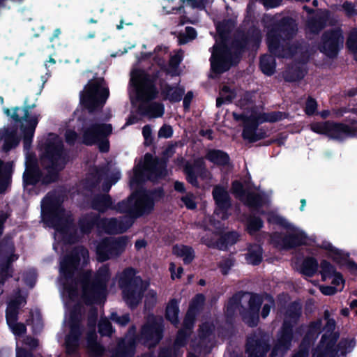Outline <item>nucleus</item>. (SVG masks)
<instances>
[{
    "label": "nucleus",
    "instance_id": "f257e3e1",
    "mask_svg": "<svg viewBox=\"0 0 357 357\" xmlns=\"http://www.w3.org/2000/svg\"><path fill=\"white\" fill-rule=\"evenodd\" d=\"M270 54H264L259 59V68L268 76L275 73V57L290 58V16L273 21L267 26L266 38Z\"/></svg>",
    "mask_w": 357,
    "mask_h": 357
},
{
    "label": "nucleus",
    "instance_id": "f03ea898",
    "mask_svg": "<svg viewBox=\"0 0 357 357\" xmlns=\"http://www.w3.org/2000/svg\"><path fill=\"white\" fill-rule=\"evenodd\" d=\"M41 206L44 221L59 232L66 243L73 244L79 241L73 215L66 212L55 198L45 197Z\"/></svg>",
    "mask_w": 357,
    "mask_h": 357
},
{
    "label": "nucleus",
    "instance_id": "7ed1b4c3",
    "mask_svg": "<svg viewBox=\"0 0 357 357\" xmlns=\"http://www.w3.org/2000/svg\"><path fill=\"white\" fill-rule=\"evenodd\" d=\"M165 197L162 187L153 189L139 188L131 193L126 199L113 203L112 210L121 213H126L134 218H139L151 214L155 208L156 202Z\"/></svg>",
    "mask_w": 357,
    "mask_h": 357
},
{
    "label": "nucleus",
    "instance_id": "20e7f679",
    "mask_svg": "<svg viewBox=\"0 0 357 357\" xmlns=\"http://www.w3.org/2000/svg\"><path fill=\"white\" fill-rule=\"evenodd\" d=\"M110 271L107 265H102L92 278L91 271H82L77 278L76 282L82 287L81 298L86 305L98 304L105 300L107 282L110 279Z\"/></svg>",
    "mask_w": 357,
    "mask_h": 357
},
{
    "label": "nucleus",
    "instance_id": "39448f33",
    "mask_svg": "<svg viewBox=\"0 0 357 357\" xmlns=\"http://www.w3.org/2000/svg\"><path fill=\"white\" fill-rule=\"evenodd\" d=\"M286 113L280 111L271 112H252L248 116L245 114L234 112L233 117L236 121L243 122L242 137L250 143H255L265 139L267 132L259 126L265 122L275 123L285 118Z\"/></svg>",
    "mask_w": 357,
    "mask_h": 357
},
{
    "label": "nucleus",
    "instance_id": "423d86ee",
    "mask_svg": "<svg viewBox=\"0 0 357 357\" xmlns=\"http://www.w3.org/2000/svg\"><path fill=\"white\" fill-rule=\"evenodd\" d=\"M118 284L121 290L123 300L127 306L131 310L135 309L144 296L147 284H145L141 276L137 275V271L132 267H127L123 270Z\"/></svg>",
    "mask_w": 357,
    "mask_h": 357
},
{
    "label": "nucleus",
    "instance_id": "0eeeda50",
    "mask_svg": "<svg viewBox=\"0 0 357 357\" xmlns=\"http://www.w3.org/2000/svg\"><path fill=\"white\" fill-rule=\"evenodd\" d=\"M103 78L91 79L80 93V104L89 114L101 111L109 96L107 87L102 86Z\"/></svg>",
    "mask_w": 357,
    "mask_h": 357
},
{
    "label": "nucleus",
    "instance_id": "6e6552de",
    "mask_svg": "<svg viewBox=\"0 0 357 357\" xmlns=\"http://www.w3.org/2000/svg\"><path fill=\"white\" fill-rule=\"evenodd\" d=\"M261 40L262 33L260 29L256 25H251L247 29L236 30L230 47L242 59L245 52L257 50Z\"/></svg>",
    "mask_w": 357,
    "mask_h": 357
},
{
    "label": "nucleus",
    "instance_id": "1a4fd4ad",
    "mask_svg": "<svg viewBox=\"0 0 357 357\" xmlns=\"http://www.w3.org/2000/svg\"><path fill=\"white\" fill-rule=\"evenodd\" d=\"M36 107L35 103L28 104L26 100L22 107L24 112L22 116L18 114V111L20 109L19 107H15L13 109V112L11 118L15 123L20 124L23 137V146L25 151H29L31 149L35 130L39 122L40 115L31 114V110Z\"/></svg>",
    "mask_w": 357,
    "mask_h": 357
},
{
    "label": "nucleus",
    "instance_id": "9d476101",
    "mask_svg": "<svg viewBox=\"0 0 357 357\" xmlns=\"http://www.w3.org/2000/svg\"><path fill=\"white\" fill-rule=\"evenodd\" d=\"M213 48L210 59L211 69L217 75H221L229 70L231 67L237 66L241 61L236 53L225 43L214 45Z\"/></svg>",
    "mask_w": 357,
    "mask_h": 357
},
{
    "label": "nucleus",
    "instance_id": "9b49d317",
    "mask_svg": "<svg viewBox=\"0 0 357 357\" xmlns=\"http://www.w3.org/2000/svg\"><path fill=\"white\" fill-rule=\"evenodd\" d=\"M41 159L47 165L64 169L70 160V156L63 142L60 139L54 138L46 140Z\"/></svg>",
    "mask_w": 357,
    "mask_h": 357
},
{
    "label": "nucleus",
    "instance_id": "f8f14e48",
    "mask_svg": "<svg viewBox=\"0 0 357 357\" xmlns=\"http://www.w3.org/2000/svg\"><path fill=\"white\" fill-rule=\"evenodd\" d=\"M128 243L126 236L105 237L96 245V259L99 262H105L119 257L125 251Z\"/></svg>",
    "mask_w": 357,
    "mask_h": 357
},
{
    "label": "nucleus",
    "instance_id": "ddd939ff",
    "mask_svg": "<svg viewBox=\"0 0 357 357\" xmlns=\"http://www.w3.org/2000/svg\"><path fill=\"white\" fill-rule=\"evenodd\" d=\"M164 326L157 320L154 314L149 315L137 336L139 342L148 347H155L163 337Z\"/></svg>",
    "mask_w": 357,
    "mask_h": 357
},
{
    "label": "nucleus",
    "instance_id": "4468645a",
    "mask_svg": "<svg viewBox=\"0 0 357 357\" xmlns=\"http://www.w3.org/2000/svg\"><path fill=\"white\" fill-rule=\"evenodd\" d=\"M82 259H89V250L82 245L75 247L64 257L60 264V273L66 280H73Z\"/></svg>",
    "mask_w": 357,
    "mask_h": 357
},
{
    "label": "nucleus",
    "instance_id": "2eb2a0df",
    "mask_svg": "<svg viewBox=\"0 0 357 357\" xmlns=\"http://www.w3.org/2000/svg\"><path fill=\"white\" fill-rule=\"evenodd\" d=\"M231 190L236 198L252 211L259 212L265 204V197L263 195L246 190L238 180L232 181Z\"/></svg>",
    "mask_w": 357,
    "mask_h": 357
},
{
    "label": "nucleus",
    "instance_id": "dca6fc26",
    "mask_svg": "<svg viewBox=\"0 0 357 357\" xmlns=\"http://www.w3.org/2000/svg\"><path fill=\"white\" fill-rule=\"evenodd\" d=\"M250 295L248 307L241 305L239 314L242 321L248 327L255 328L259 322V312L262 305L261 296L258 293L246 291Z\"/></svg>",
    "mask_w": 357,
    "mask_h": 357
},
{
    "label": "nucleus",
    "instance_id": "f3484780",
    "mask_svg": "<svg viewBox=\"0 0 357 357\" xmlns=\"http://www.w3.org/2000/svg\"><path fill=\"white\" fill-rule=\"evenodd\" d=\"M112 132V126L109 123H91L82 129V143L92 146L102 137H109Z\"/></svg>",
    "mask_w": 357,
    "mask_h": 357
},
{
    "label": "nucleus",
    "instance_id": "a211bd4d",
    "mask_svg": "<svg viewBox=\"0 0 357 357\" xmlns=\"http://www.w3.org/2000/svg\"><path fill=\"white\" fill-rule=\"evenodd\" d=\"M344 37L340 29L324 33L319 44V50L328 56H335L342 47Z\"/></svg>",
    "mask_w": 357,
    "mask_h": 357
},
{
    "label": "nucleus",
    "instance_id": "6ab92c4d",
    "mask_svg": "<svg viewBox=\"0 0 357 357\" xmlns=\"http://www.w3.org/2000/svg\"><path fill=\"white\" fill-rule=\"evenodd\" d=\"M311 128L315 132L327 134L331 137L336 139H341L352 134V130L349 126L331 122L314 123L311 125Z\"/></svg>",
    "mask_w": 357,
    "mask_h": 357
},
{
    "label": "nucleus",
    "instance_id": "aec40b11",
    "mask_svg": "<svg viewBox=\"0 0 357 357\" xmlns=\"http://www.w3.org/2000/svg\"><path fill=\"white\" fill-rule=\"evenodd\" d=\"M81 335L82 328L79 319L75 312H72L70 316V331L66 337L67 354H75L77 351Z\"/></svg>",
    "mask_w": 357,
    "mask_h": 357
},
{
    "label": "nucleus",
    "instance_id": "412c9836",
    "mask_svg": "<svg viewBox=\"0 0 357 357\" xmlns=\"http://www.w3.org/2000/svg\"><path fill=\"white\" fill-rule=\"evenodd\" d=\"M186 181L195 188H199L198 176L202 178L208 173L205 162L202 158L195 160L193 164L186 163L183 167Z\"/></svg>",
    "mask_w": 357,
    "mask_h": 357
},
{
    "label": "nucleus",
    "instance_id": "4be33fe9",
    "mask_svg": "<svg viewBox=\"0 0 357 357\" xmlns=\"http://www.w3.org/2000/svg\"><path fill=\"white\" fill-rule=\"evenodd\" d=\"M270 349L268 340L255 335L246 340L245 353L248 357H265Z\"/></svg>",
    "mask_w": 357,
    "mask_h": 357
},
{
    "label": "nucleus",
    "instance_id": "5701e85b",
    "mask_svg": "<svg viewBox=\"0 0 357 357\" xmlns=\"http://www.w3.org/2000/svg\"><path fill=\"white\" fill-rule=\"evenodd\" d=\"M337 22V17L328 10H324L309 20L307 29L310 33H317L326 26L333 25Z\"/></svg>",
    "mask_w": 357,
    "mask_h": 357
},
{
    "label": "nucleus",
    "instance_id": "b1692460",
    "mask_svg": "<svg viewBox=\"0 0 357 357\" xmlns=\"http://www.w3.org/2000/svg\"><path fill=\"white\" fill-rule=\"evenodd\" d=\"M290 349V329L289 322H285L281 328V335L273 346L270 357H283L285 352Z\"/></svg>",
    "mask_w": 357,
    "mask_h": 357
},
{
    "label": "nucleus",
    "instance_id": "393cba45",
    "mask_svg": "<svg viewBox=\"0 0 357 357\" xmlns=\"http://www.w3.org/2000/svg\"><path fill=\"white\" fill-rule=\"evenodd\" d=\"M159 85L164 100H167L170 102L174 103L178 102L182 100L185 93V89L183 86H179L178 83L176 86H172L162 79L159 82Z\"/></svg>",
    "mask_w": 357,
    "mask_h": 357
},
{
    "label": "nucleus",
    "instance_id": "a878e982",
    "mask_svg": "<svg viewBox=\"0 0 357 357\" xmlns=\"http://www.w3.org/2000/svg\"><path fill=\"white\" fill-rule=\"evenodd\" d=\"M212 195L216 205L215 213L219 210L223 213H226L231 207V198L225 190V188L220 185H215L212 191Z\"/></svg>",
    "mask_w": 357,
    "mask_h": 357
},
{
    "label": "nucleus",
    "instance_id": "bb28decb",
    "mask_svg": "<svg viewBox=\"0 0 357 357\" xmlns=\"http://www.w3.org/2000/svg\"><path fill=\"white\" fill-rule=\"evenodd\" d=\"M137 89V98L142 102L155 100L158 95V90L155 84L148 82H132Z\"/></svg>",
    "mask_w": 357,
    "mask_h": 357
},
{
    "label": "nucleus",
    "instance_id": "cd10ccee",
    "mask_svg": "<svg viewBox=\"0 0 357 357\" xmlns=\"http://www.w3.org/2000/svg\"><path fill=\"white\" fill-rule=\"evenodd\" d=\"M144 159L146 164L149 166V172L150 175H153L155 178H161L166 175L167 162L164 159L153 158L151 153H146Z\"/></svg>",
    "mask_w": 357,
    "mask_h": 357
},
{
    "label": "nucleus",
    "instance_id": "c85d7f7f",
    "mask_svg": "<svg viewBox=\"0 0 357 357\" xmlns=\"http://www.w3.org/2000/svg\"><path fill=\"white\" fill-rule=\"evenodd\" d=\"M321 246L322 248L328 250L330 256L337 263L343 266H347L351 269L356 268V265L349 259L348 255L335 248L331 243L324 241Z\"/></svg>",
    "mask_w": 357,
    "mask_h": 357
},
{
    "label": "nucleus",
    "instance_id": "c756f323",
    "mask_svg": "<svg viewBox=\"0 0 357 357\" xmlns=\"http://www.w3.org/2000/svg\"><path fill=\"white\" fill-rule=\"evenodd\" d=\"M91 207L100 213L112 210V198L109 194L98 193L91 198Z\"/></svg>",
    "mask_w": 357,
    "mask_h": 357
},
{
    "label": "nucleus",
    "instance_id": "7c9ffc66",
    "mask_svg": "<svg viewBox=\"0 0 357 357\" xmlns=\"http://www.w3.org/2000/svg\"><path fill=\"white\" fill-rule=\"evenodd\" d=\"M246 292L239 291L230 297L227 303L225 309V315L227 323H231L236 315V310H240L243 295Z\"/></svg>",
    "mask_w": 357,
    "mask_h": 357
},
{
    "label": "nucleus",
    "instance_id": "2f4dec72",
    "mask_svg": "<svg viewBox=\"0 0 357 357\" xmlns=\"http://www.w3.org/2000/svg\"><path fill=\"white\" fill-rule=\"evenodd\" d=\"M205 158L218 167H227L231 163L229 155L226 151L221 149H208L206 151Z\"/></svg>",
    "mask_w": 357,
    "mask_h": 357
},
{
    "label": "nucleus",
    "instance_id": "473e14b6",
    "mask_svg": "<svg viewBox=\"0 0 357 357\" xmlns=\"http://www.w3.org/2000/svg\"><path fill=\"white\" fill-rule=\"evenodd\" d=\"M13 172V161L5 162L0 159V193L11 184Z\"/></svg>",
    "mask_w": 357,
    "mask_h": 357
},
{
    "label": "nucleus",
    "instance_id": "72a5a7b5",
    "mask_svg": "<svg viewBox=\"0 0 357 357\" xmlns=\"http://www.w3.org/2000/svg\"><path fill=\"white\" fill-rule=\"evenodd\" d=\"M137 341V336L127 340H120L117 344V357H132L135 353Z\"/></svg>",
    "mask_w": 357,
    "mask_h": 357
},
{
    "label": "nucleus",
    "instance_id": "f704fd0d",
    "mask_svg": "<svg viewBox=\"0 0 357 357\" xmlns=\"http://www.w3.org/2000/svg\"><path fill=\"white\" fill-rule=\"evenodd\" d=\"M100 221L98 215H86L79 219L78 226L82 234H89L95 226L100 227Z\"/></svg>",
    "mask_w": 357,
    "mask_h": 357
},
{
    "label": "nucleus",
    "instance_id": "c9c22d12",
    "mask_svg": "<svg viewBox=\"0 0 357 357\" xmlns=\"http://www.w3.org/2000/svg\"><path fill=\"white\" fill-rule=\"evenodd\" d=\"M107 174V169L105 167H95L86 178V186L91 189L96 188Z\"/></svg>",
    "mask_w": 357,
    "mask_h": 357
},
{
    "label": "nucleus",
    "instance_id": "e433bc0d",
    "mask_svg": "<svg viewBox=\"0 0 357 357\" xmlns=\"http://www.w3.org/2000/svg\"><path fill=\"white\" fill-rule=\"evenodd\" d=\"M179 312L180 310L178 301L176 298H171L167 303L165 308V319L173 326L176 327L180 322L178 319Z\"/></svg>",
    "mask_w": 357,
    "mask_h": 357
},
{
    "label": "nucleus",
    "instance_id": "4c0bfd02",
    "mask_svg": "<svg viewBox=\"0 0 357 357\" xmlns=\"http://www.w3.org/2000/svg\"><path fill=\"white\" fill-rule=\"evenodd\" d=\"M160 70H156L151 74L146 73L144 70L136 69L131 75V82H148L155 84L160 77Z\"/></svg>",
    "mask_w": 357,
    "mask_h": 357
},
{
    "label": "nucleus",
    "instance_id": "58836bf2",
    "mask_svg": "<svg viewBox=\"0 0 357 357\" xmlns=\"http://www.w3.org/2000/svg\"><path fill=\"white\" fill-rule=\"evenodd\" d=\"M239 234L236 231L222 233L216 241V247L220 250H227L229 246L236 243L239 240Z\"/></svg>",
    "mask_w": 357,
    "mask_h": 357
},
{
    "label": "nucleus",
    "instance_id": "ea45409f",
    "mask_svg": "<svg viewBox=\"0 0 357 357\" xmlns=\"http://www.w3.org/2000/svg\"><path fill=\"white\" fill-rule=\"evenodd\" d=\"M270 243L273 246L279 250H290V232L285 234L282 232H273L270 236Z\"/></svg>",
    "mask_w": 357,
    "mask_h": 357
},
{
    "label": "nucleus",
    "instance_id": "a19ab883",
    "mask_svg": "<svg viewBox=\"0 0 357 357\" xmlns=\"http://www.w3.org/2000/svg\"><path fill=\"white\" fill-rule=\"evenodd\" d=\"M245 260L250 264L257 266L263 260V248L261 245L254 243L248 248V252L245 254Z\"/></svg>",
    "mask_w": 357,
    "mask_h": 357
},
{
    "label": "nucleus",
    "instance_id": "79ce46f5",
    "mask_svg": "<svg viewBox=\"0 0 357 357\" xmlns=\"http://www.w3.org/2000/svg\"><path fill=\"white\" fill-rule=\"evenodd\" d=\"M173 254L182 257L185 265L191 264L195 257L194 249L191 246L185 245H174L173 247Z\"/></svg>",
    "mask_w": 357,
    "mask_h": 357
},
{
    "label": "nucleus",
    "instance_id": "37998d69",
    "mask_svg": "<svg viewBox=\"0 0 357 357\" xmlns=\"http://www.w3.org/2000/svg\"><path fill=\"white\" fill-rule=\"evenodd\" d=\"M278 314L284 316L282 327H284L285 322L290 324V302L287 300V295L281 294L278 296L277 300Z\"/></svg>",
    "mask_w": 357,
    "mask_h": 357
},
{
    "label": "nucleus",
    "instance_id": "c03bdc74",
    "mask_svg": "<svg viewBox=\"0 0 357 357\" xmlns=\"http://www.w3.org/2000/svg\"><path fill=\"white\" fill-rule=\"evenodd\" d=\"M100 227L109 234H123L121 221L116 218H100Z\"/></svg>",
    "mask_w": 357,
    "mask_h": 357
},
{
    "label": "nucleus",
    "instance_id": "a18cd8bd",
    "mask_svg": "<svg viewBox=\"0 0 357 357\" xmlns=\"http://www.w3.org/2000/svg\"><path fill=\"white\" fill-rule=\"evenodd\" d=\"M19 143L20 139L17 136L16 129L12 130H6L1 149L4 153H8L12 149L17 147Z\"/></svg>",
    "mask_w": 357,
    "mask_h": 357
},
{
    "label": "nucleus",
    "instance_id": "49530a36",
    "mask_svg": "<svg viewBox=\"0 0 357 357\" xmlns=\"http://www.w3.org/2000/svg\"><path fill=\"white\" fill-rule=\"evenodd\" d=\"M312 242H314L312 237L307 236L303 230L291 225V246L310 245Z\"/></svg>",
    "mask_w": 357,
    "mask_h": 357
},
{
    "label": "nucleus",
    "instance_id": "de8ad7c7",
    "mask_svg": "<svg viewBox=\"0 0 357 357\" xmlns=\"http://www.w3.org/2000/svg\"><path fill=\"white\" fill-rule=\"evenodd\" d=\"M139 111L143 115H149L153 117H160L165 112L164 105L161 103L153 102L150 105L141 104L139 106Z\"/></svg>",
    "mask_w": 357,
    "mask_h": 357
},
{
    "label": "nucleus",
    "instance_id": "09e8293b",
    "mask_svg": "<svg viewBox=\"0 0 357 357\" xmlns=\"http://www.w3.org/2000/svg\"><path fill=\"white\" fill-rule=\"evenodd\" d=\"M42 176L43 172L41 169L25 170L22 176L24 187L36 186L38 183H40Z\"/></svg>",
    "mask_w": 357,
    "mask_h": 357
},
{
    "label": "nucleus",
    "instance_id": "8fccbe9b",
    "mask_svg": "<svg viewBox=\"0 0 357 357\" xmlns=\"http://www.w3.org/2000/svg\"><path fill=\"white\" fill-rule=\"evenodd\" d=\"M45 169L47 170V174L41 177L40 183L43 185H47L58 181L59 174L63 169H60L59 167L46 165Z\"/></svg>",
    "mask_w": 357,
    "mask_h": 357
},
{
    "label": "nucleus",
    "instance_id": "3c124183",
    "mask_svg": "<svg viewBox=\"0 0 357 357\" xmlns=\"http://www.w3.org/2000/svg\"><path fill=\"white\" fill-rule=\"evenodd\" d=\"M87 351L90 357H102L105 352V348L97 342L96 336L94 335L88 338Z\"/></svg>",
    "mask_w": 357,
    "mask_h": 357
},
{
    "label": "nucleus",
    "instance_id": "603ef678",
    "mask_svg": "<svg viewBox=\"0 0 357 357\" xmlns=\"http://www.w3.org/2000/svg\"><path fill=\"white\" fill-rule=\"evenodd\" d=\"M235 98V91L229 86L224 85L220 91V96L216 98V107H220L224 104H229Z\"/></svg>",
    "mask_w": 357,
    "mask_h": 357
},
{
    "label": "nucleus",
    "instance_id": "864d4df0",
    "mask_svg": "<svg viewBox=\"0 0 357 357\" xmlns=\"http://www.w3.org/2000/svg\"><path fill=\"white\" fill-rule=\"evenodd\" d=\"M259 295L261 296L262 303L266 302L262 306L261 311V317L266 319L269 315L271 308L275 307V301L273 296L267 292L261 293Z\"/></svg>",
    "mask_w": 357,
    "mask_h": 357
},
{
    "label": "nucleus",
    "instance_id": "5fc2aeb1",
    "mask_svg": "<svg viewBox=\"0 0 357 357\" xmlns=\"http://www.w3.org/2000/svg\"><path fill=\"white\" fill-rule=\"evenodd\" d=\"M317 261L314 259L309 257L303 261L300 271L302 273L311 276L317 271Z\"/></svg>",
    "mask_w": 357,
    "mask_h": 357
},
{
    "label": "nucleus",
    "instance_id": "6e6d98bb",
    "mask_svg": "<svg viewBox=\"0 0 357 357\" xmlns=\"http://www.w3.org/2000/svg\"><path fill=\"white\" fill-rule=\"evenodd\" d=\"M205 301L203 294H197L190 301L188 311L197 314L202 310Z\"/></svg>",
    "mask_w": 357,
    "mask_h": 357
},
{
    "label": "nucleus",
    "instance_id": "4d7b16f0",
    "mask_svg": "<svg viewBox=\"0 0 357 357\" xmlns=\"http://www.w3.org/2000/svg\"><path fill=\"white\" fill-rule=\"evenodd\" d=\"M246 227L248 232L254 234L264 227V222L260 217L251 215L247 220Z\"/></svg>",
    "mask_w": 357,
    "mask_h": 357
},
{
    "label": "nucleus",
    "instance_id": "13d9d810",
    "mask_svg": "<svg viewBox=\"0 0 357 357\" xmlns=\"http://www.w3.org/2000/svg\"><path fill=\"white\" fill-rule=\"evenodd\" d=\"M14 268H8L7 264H0V296L3 294V286L6 282L13 276Z\"/></svg>",
    "mask_w": 357,
    "mask_h": 357
},
{
    "label": "nucleus",
    "instance_id": "bf43d9fd",
    "mask_svg": "<svg viewBox=\"0 0 357 357\" xmlns=\"http://www.w3.org/2000/svg\"><path fill=\"white\" fill-rule=\"evenodd\" d=\"M21 307L11 300L8 303L6 310V320L15 321L18 320L19 312Z\"/></svg>",
    "mask_w": 357,
    "mask_h": 357
},
{
    "label": "nucleus",
    "instance_id": "052dcab7",
    "mask_svg": "<svg viewBox=\"0 0 357 357\" xmlns=\"http://www.w3.org/2000/svg\"><path fill=\"white\" fill-rule=\"evenodd\" d=\"M15 252V247L11 238L4 237L0 241V257L3 255H10Z\"/></svg>",
    "mask_w": 357,
    "mask_h": 357
},
{
    "label": "nucleus",
    "instance_id": "680f3d73",
    "mask_svg": "<svg viewBox=\"0 0 357 357\" xmlns=\"http://www.w3.org/2000/svg\"><path fill=\"white\" fill-rule=\"evenodd\" d=\"M214 325L209 322L202 323L198 329V335L201 340H205L213 333Z\"/></svg>",
    "mask_w": 357,
    "mask_h": 357
},
{
    "label": "nucleus",
    "instance_id": "e2e57ef3",
    "mask_svg": "<svg viewBox=\"0 0 357 357\" xmlns=\"http://www.w3.org/2000/svg\"><path fill=\"white\" fill-rule=\"evenodd\" d=\"M267 221L270 224L279 225L284 228L287 230V232L290 230V223L284 218L277 214L270 213L268 216Z\"/></svg>",
    "mask_w": 357,
    "mask_h": 357
},
{
    "label": "nucleus",
    "instance_id": "0e129e2a",
    "mask_svg": "<svg viewBox=\"0 0 357 357\" xmlns=\"http://www.w3.org/2000/svg\"><path fill=\"white\" fill-rule=\"evenodd\" d=\"M347 46L353 53L355 59L357 61V29H354L347 41Z\"/></svg>",
    "mask_w": 357,
    "mask_h": 357
},
{
    "label": "nucleus",
    "instance_id": "69168bd1",
    "mask_svg": "<svg viewBox=\"0 0 357 357\" xmlns=\"http://www.w3.org/2000/svg\"><path fill=\"white\" fill-rule=\"evenodd\" d=\"M6 322L15 335L22 336L26 333V326L24 324L17 322V321H10L9 320Z\"/></svg>",
    "mask_w": 357,
    "mask_h": 357
},
{
    "label": "nucleus",
    "instance_id": "338daca9",
    "mask_svg": "<svg viewBox=\"0 0 357 357\" xmlns=\"http://www.w3.org/2000/svg\"><path fill=\"white\" fill-rule=\"evenodd\" d=\"M145 181L144 174L142 169H135L134 170L133 176L130 179V185L131 188L135 186H141L140 188H143L142 185Z\"/></svg>",
    "mask_w": 357,
    "mask_h": 357
},
{
    "label": "nucleus",
    "instance_id": "774afa93",
    "mask_svg": "<svg viewBox=\"0 0 357 357\" xmlns=\"http://www.w3.org/2000/svg\"><path fill=\"white\" fill-rule=\"evenodd\" d=\"M235 259L234 258H226L218 264V267L223 275H228L230 269L234 266Z\"/></svg>",
    "mask_w": 357,
    "mask_h": 357
}]
</instances>
